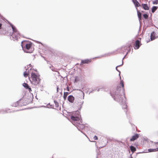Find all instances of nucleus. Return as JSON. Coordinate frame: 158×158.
Here are the masks:
<instances>
[{
    "mask_svg": "<svg viewBox=\"0 0 158 158\" xmlns=\"http://www.w3.org/2000/svg\"><path fill=\"white\" fill-rule=\"evenodd\" d=\"M110 94L114 100L122 105V108L124 109V111H127V105L126 103V98L123 90H121L120 87L114 89L111 91Z\"/></svg>",
    "mask_w": 158,
    "mask_h": 158,
    "instance_id": "obj_1",
    "label": "nucleus"
},
{
    "mask_svg": "<svg viewBox=\"0 0 158 158\" xmlns=\"http://www.w3.org/2000/svg\"><path fill=\"white\" fill-rule=\"evenodd\" d=\"M32 44L25 41H22L21 46L24 51L27 53H31L33 51L31 48Z\"/></svg>",
    "mask_w": 158,
    "mask_h": 158,
    "instance_id": "obj_2",
    "label": "nucleus"
},
{
    "mask_svg": "<svg viewBox=\"0 0 158 158\" xmlns=\"http://www.w3.org/2000/svg\"><path fill=\"white\" fill-rule=\"evenodd\" d=\"M31 77L32 81H30L32 84L36 85L39 83L40 80L39 76L36 75L35 73H32L31 74Z\"/></svg>",
    "mask_w": 158,
    "mask_h": 158,
    "instance_id": "obj_3",
    "label": "nucleus"
},
{
    "mask_svg": "<svg viewBox=\"0 0 158 158\" xmlns=\"http://www.w3.org/2000/svg\"><path fill=\"white\" fill-rule=\"evenodd\" d=\"M13 33V38L14 40H17L19 38L20 34L15 27L12 24H10Z\"/></svg>",
    "mask_w": 158,
    "mask_h": 158,
    "instance_id": "obj_4",
    "label": "nucleus"
},
{
    "mask_svg": "<svg viewBox=\"0 0 158 158\" xmlns=\"http://www.w3.org/2000/svg\"><path fill=\"white\" fill-rule=\"evenodd\" d=\"M75 126H76L78 130L79 131H81V130H82L85 127V126L82 124H81L80 123H73Z\"/></svg>",
    "mask_w": 158,
    "mask_h": 158,
    "instance_id": "obj_5",
    "label": "nucleus"
},
{
    "mask_svg": "<svg viewBox=\"0 0 158 158\" xmlns=\"http://www.w3.org/2000/svg\"><path fill=\"white\" fill-rule=\"evenodd\" d=\"M141 45V44H140V42L139 40H137L135 41V44L134 46V48L135 49H138Z\"/></svg>",
    "mask_w": 158,
    "mask_h": 158,
    "instance_id": "obj_6",
    "label": "nucleus"
},
{
    "mask_svg": "<svg viewBox=\"0 0 158 158\" xmlns=\"http://www.w3.org/2000/svg\"><path fill=\"white\" fill-rule=\"evenodd\" d=\"M139 137L138 134H136L132 136L131 138L130 139L131 141H133L137 139Z\"/></svg>",
    "mask_w": 158,
    "mask_h": 158,
    "instance_id": "obj_7",
    "label": "nucleus"
},
{
    "mask_svg": "<svg viewBox=\"0 0 158 158\" xmlns=\"http://www.w3.org/2000/svg\"><path fill=\"white\" fill-rule=\"evenodd\" d=\"M71 119L74 121H79L80 120V118L79 117H75L73 115L71 116Z\"/></svg>",
    "mask_w": 158,
    "mask_h": 158,
    "instance_id": "obj_8",
    "label": "nucleus"
},
{
    "mask_svg": "<svg viewBox=\"0 0 158 158\" xmlns=\"http://www.w3.org/2000/svg\"><path fill=\"white\" fill-rule=\"evenodd\" d=\"M91 62V60L89 59H85L81 60V65L83 64H88Z\"/></svg>",
    "mask_w": 158,
    "mask_h": 158,
    "instance_id": "obj_9",
    "label": "nucleus"
},
{
    "mask_svg": "<svg viewBox=\"0 0 158 158\" xmlns=\"http://www.w3.org/2000/svg\"><path fill=\"white\" fill-rule=\"evenodd\" d=\"M68 99L69 102L71 103H73L74 101V98L73 96L70 95L68 96Z\"/></svg>",
    "mask_w": 158,
    "mask_h": 158,
    "instance_id": "obj_10",
    "label": "nucleus"
},
{
    "mask_svg": "<svg viewBox=\"0 0 158 158\" xmlns=\"http://www.w3.org/2000/svg\"><path fill=\"white\" fill-rule=\"evenodd\" d=\"M156 37H155V32H152L150 35V39L151 41L154 40L156 38Z\"/></svg>",
    "mask_w": 158,
    "mask_h": 158,
    "instance_id": "obj_11",
    "label": "nucleus"
},
{
    "mask_svg": "<svg viewBox=\"0 0 158 158\" xmlns=\"http://www.w3.org/2000/svg\"><path fill=\"white\" fill-rule=\"evenodd\" d=\"M23 86L26 89H28L29 92H30L31 91V88L29 87L28 84L27 83H23Z\"/></svg>",
    "mask_w": 158,
    "mask_h": 158,
    "instance_id": "obj_12",
    "label": "nucleus"
},
{
    "mask_svg": "<svg viewBox=\"0 0 158 158\" xmlns=\"http://www.w3.org/2000/svg\"><path fill=\"white\" fill-rule=\"evenodd\" d=\"M132 1L135 7H138L140 6V5L137 0H132Z\"/></svg>",
    "mask_w": 158,
    "mask_h": 158,
    "instance_id": "obj_13",
    "label": "nucleus"
},
{
    "mask_svg": "<svg viewBox=\"0 0 158 158\" xmlns=\"http://www.w3.org/2000/svg\"><path fill=\"white\" fill-rule=\"evenodd\" d=\"M143 9L145 10H148L149 9V7L146 4H143L142 5Z\"/></svg>",
    "mask_w": 158,
    "mask_h": 158,
    "instance_id": "obj_14",
    "label": "nucleus"
},
{
    "mask_svg": "<svg viewBox=\"0 0 158 158\" xmlns=\"http://www.w3.org/2000/svg\"><path fill=\"white\" fill-rule=\"evenodd\" d=\"M126 56V55H125L124 57L123 58V60H122V64H121V65H118L117 66L116 68V70L117 71H118V72H119V78H120V79H121V76H120V72L118 70V69H117V67H118V66H121L123 64V59L125 57V56Z\"/></svg>",
    "mask_w": 158,
    "mask_h": 158,
    "instance_id": "obj_15",
    "label": "nucleus"
},
{
    "mask_svg": "<svg viewBox=\"0 0 158 158\" xmlns=\"http://www.w3.org/2000/svg\"><path fill=\"white\" fill-rule=\"evenodd\" d=\"M29 73V69H26V70L25 72H24L23 73L24 76L26 77L28 75Z\"/></svg>",
    "mask_w": 158,
    "mask_h": 158,
    "instance_id": "obj_16",
    "label": "nucleus"
},
{
    "mask_svg": "<svg viewBox=\"0 0 158 158\" xmlns=\"http://www.w3.org/2000/svg\"><path fill=\"white\" fill-rule=\"evenodd\" d=\"M136 9H137L136 8ZM138 16L139 21L141 20V13L137 10Z\"/></svg>",
    "mask_w": 158,
    "mask_h": 158,
    "instance_id": "obj_17",
    "label": "nucleus"
},
{
    "mask_svg": "<svg viewBox=\"0 0 158 158\" xmlns=\"http://www.w3.org/2000/svg\"><path fill=\"white\" fill-rule=\"evenodd\" d=\"M148 152H156L158 151V148L155 149H150L148 150Z\"/></svg>",
    "mask_w": 158,
    "mask_h": 158,
    "instance_id": "obj_18",
    "label": "nucleus"
},
{
    "mask_svg": "<svg viewBox=\"0 0 158 158\" xmlns=\"http://www.w3.org/2000/svg\"><path fill=\"white\" fill-rule=\"evenodd\" d=\"M130 150L132 152H134L136 151L135 148L132 146H131L130 147Z\"/></svg>",
    "mask_w": 158,
    "mask_h": 158,
    "instance_id": "obj_19",
    "label": "nucleus"
},
{
    "mask_svg": "<svg viewBox=\"0 0 158 158\" xmlns=\"http://www.w3.org/2000/svg\"><path fill=\"white\" fill-rule=\"evenodd\" d=\"M157 7L156 6H153L152 9V13H154L157 10Z\"/></svg>",
    "mask_w": 158,
    "mask_h": 158,
    "instance_id": "obj_20",
    "label": "nucleus"
},
{
    "mask_svg": "<svg viewBox=\"0 0 158 158\" xmlns=\"http://www.w3.org/2000/svg\"><path fill=\"white\" fill-rule=\"evenodd\" d=\"M69 94V93L67 92H64L63 97L64 99H65L67 98V96Z\"/></svg>",
    "mask_w": 158,
    "mask_h": 158,
    "instance_id": "obj_21",
    "label": "nucleus"
},
{
    "mask_svg": "<svg viewBox=\"0 0 158 158\" xmlns=\"http://www.w3.org/2000/svg\"><path fill=\"white\" fill-rule=\"evenodd\" d=\"M83 103H84L83 101L82 100V101H81V102L79 103V104L78 105L80 106L79 107H80V108H81L82 105L83 104Z\"/></svg>",
    "mask_w": 158,
    "mask_h": 158,
    "instance_id": "obj_22",
    "label": "nucleus"
},
{
    "mask_svg": "<svg viewBox=\"0 0 158 158\" xmlns=\"http://www.w3.org/2000/svg\"><path fill=\"white\" fill-rule=\"evenodd\" d=\"M100 88H98V89H93L92 90V91H90L89 92V94L90 93H93L94 92L96 91V90H97V91H99L100 90Z\"/></svg>",
    "mask_w": 158,
    "mask_h": 158,
    "instance_id": "obj_23",
    "label": "nucleus"
},
{
    "mask_svg": "<svg viewBox=\"0 0 158 158\" xmlns=\"http://www.w3.org/2000/svg\"><path fill=\"white\" fill-rule=\"evenodd\" d=\"M120 80V85L122 86L123 88L124 86L123 81V80H122L121 79Z\"/></svg>",
    "mask_w": 158,
    "mask_h": 158,
    "instance_id": "obj_24",
    "label": "nucleus"
},
{
    "mask_svg": "<svg viewBox=\"0 0 158 158\" xmlns=\"http://www.w3.org/2000/svg\"><path fill=\"white\" fill-rule=\"evenodd\" d=\"M50 68L52 71L55 72L56 71L55 68L52 66H50Z\"/></svg>",
    "mask_w": 158,
    "mask_h": 158,
    "instance_id": "obj_25",
    "label": "nucleus"
},
{
    "mask_svg": "<svg viewBox=\"0 0 158 158\" xmlns=\"http://www.w3.org/2000/svg\"><path fill=\"white\" fill-rule=\"evenodd\" d=\"M143 17L146 19H147L148 15L147 14H144L143 15Z\"/></svg>",
    "mask_w": 158,
    "mask_h": 158,
    "instance_id": "obj_26",
    "label": "nucleus"
},
{
    "mask_svg": "<svg viewBox=\"0 0 158 158\" xmlns=\"http://www.w3.org/2000/svg\"><path fill=\"white\" fill-rule=\"evenodd\" d=\"M54 102L55 104L56 107H57L59 106V104L56 101H54Z\"/></svg>",
    "mask_w": 158,
    "mask_h": 158,
    "instance_id": "obj_27",
    "label": "nucleus"
},
{
    "mask_svg": "<svg viewBox=\"0 0 158 158\" xmlns=\"http://www.w3.org/2000/svg\"><path fill=\"white\" fill-rule=\"evenodd\" d=\"M18 105V102H17L13 104L12 106L16 107Z\"/></svg>",
    "mask_w": 158,
    "mask_h": 158,
    "instance_id": "obj_28",
    "label": "nucleus"
},
{
    "mask_svg": "<svg viewBox=\"0 0 158 158\" xmlns=\"http://www.w3.org/2000/svg\"><path fill=\"white\" fill-rule=\"evenodd\" d=\"M153 4H157L158 3V0H156L153 2Z\"/></svg>",
    "mask_w": 158,
    "mask_h": 158,
    "instance_id": "obj_29",
    "label": "nucleus"
},
{
    "mask_svg": "<svg viewBox=\"0 0 158 158\" xmlns=\"http://www.w3.org/2000/svg\"><path fill=\"white\" fill-rule=\"evenodd\" d=\"M94 139L95 140H97L98 139V137L96 136H95L94 137Z\"/></svg>",
    "mask_w": 158,
    "mask_h": 158,
    "instance_id": "obj_30",
    "label": "nucleus"
},
{
    "mask_svg": "<svg viewBox=\"0 0 158 158\" xmlns=\"http://www.w3.org/2000/svg\"><path fill=\"white\" fill-rule=\"evenodd\" d=\"M81 92H82V95H83V99H84V93L82 92V91H81Z\"/></svg>",
    "mask_w": 158,
    "mask_h": 158,
    "instance_id": "obj_31",
    "label": "nucleus"
},
{
    "mask_svg": "<svg viewBox=\"0 0 158 158\" xmlns=\"http://www.w3.org/2000/svg\"><path fill=\"white\" fill-rule=\"evenodd\" d=\"M59 89V87H57V89H56V90H57V92H58V89Z\"/></svg>",
    "mask_w": 158,
    "mask_h": 158,
    "instance_id": "obj_32",
    "label": "nucleus"
},
{
    "mask_svg": "<svg viewBox=\"0 0 158 158\" xmlns=\"http://www.w3.org/2000/svg\"><path fill=\"white\" fill-rule=\"evenodd\" d=\"M1 26H2V24L0 23V29L1 28Z\"/></svg>",
    "mask_w": 158,
    "mask_h": 158,
    "instance_id": "obj_33",
    "label": "nucleus"
},
{
    "mask_svg": "<svg viewBox=\"0 0 158 158\" xmlns=\"http://www.w3.org/2000/svg\"><path fill=\"white\" fill-rule=\"evenodd\" d=\"M155 145H157H157H158V142L156 143H155Z\"/></svg>",
    "mask_w": 158,
    "mask_h": 158,
    "instance_id": "obj_34",
    "label": "nucleus"
},
{
    "mask_svg": "<svg viewBox=\"0 0 158 158\" xmlns=\"http://www.w3.org/2000/svg\"><path fill=\"white\" fill-rule=\"evenodd\" d=\"M67 90L68 91H69V87H67Z\"/></svg>",
    "mask_w": 158,
    "mask_h": 158,
    "instance_id": "obj_35",
    "label": "nucleus"
},
{
    "mask_svg": "<svg viewBox=\"0 0 158 158\" xmlns=\"http://www.w3.org/2000/svg\"><path fill=\"white\" fill-rule=\"evenodd\" d=\"M6 113H8V111H6Z\"/></svg>",
    "mask_w": 158,
    "mask_h": 158,
    "instance_id": "obj_36",
    "label": "nucleus"
},
{
    "mask_svg": "<svg viewBox=\"0 0 158 158\" xmlns=\"http://www.w3.org/2000/svg\"><path fill=\"white\" fill-rule=\"evenodd\" d=\"M131 158H132V157L131 156Z\"/></svg>",
    "mask_w": 158,
    "mask_h": 158,
    "instance_id": "obj_37",
    "label": "nucleus"
}]
</instances>
